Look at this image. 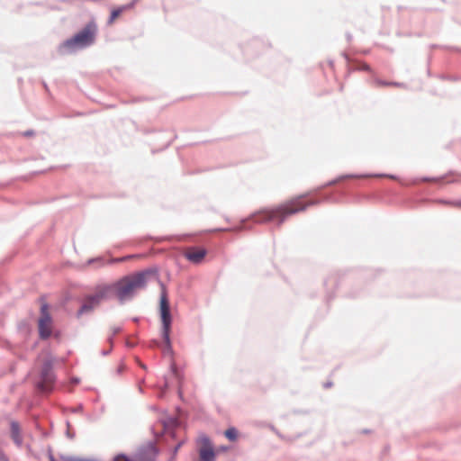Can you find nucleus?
<instances>
[{
  "label": "nucleus",
  "instance_id": "obj_1",
  "mask_svg": "<svg viewBox=\"0 0 461 461\" xmlns=\"http://www.w3.org/2000/svg\"><path fill=\"white\" fill-rule=\"evenodd\" d=\"M159 281L158 269L156 267H148L140 272L128 275L110 285H100L95 293L86 295L77 312L79 318L91 313L103 301L116 297L120 303L130 300L140 290H144L149 283Z\"/></svg>",
  "mask_w": 461,
  "mask_h": 461
},
{
  "label": "nucleus",
  "instance_id": "obj_2",
  "mask_svg": "<svg viewBox=\"0 0 461 461\" xmlns=\"http://www.w3.org/2000/svg\"><path fill=\"white\" fill-rule=\"evenodd\" d=\"M318 203L319 201L317 200L302 203L300 198H295L275 208L260 211L258 213L253 216V220L256 223L260 224L274 222L277 225H281L287 217L299 212L304 211L307 207L317 204Z\"/></svg>",
  "mask_w": 461,
  "mask_h": 461
},
{
  "label": "nucleus",
  "instance_id": "obj_3",
  "mask_svg": "<svg viewBox=\"0 0 461 461\" xmlns=\"http://www.w3.org/2000/svg\"><path fill=\"white\" fill-rule=\"evenodd\" d=\"M96 31H80L73 37L64 41L59 46L61 55L72 54L91 46L95 40Z\"/></svg>",
  "mask_w": 461,
  "mask_h": 461
},
{
  "label": "nucleus",
  "instance_id": "obj_4",
  "mask_svg": "<svg viewBox=\"0 0 461 461\" xmlns=\"http://www.w3.org/2000/svg\"><path fill=\"white\" fill-rule=\"evenodd\" d=\"M162 292L160 295V317L162 322L161 328V336L166 344V349L168 352L172 351V346L170 341V329L172 323V317L170 313V306L167 296L166 288L163 284H161Z\"/></svg>",
  "mask_w": 461,
  "mask_h": 461
},
{
  "label": "nucleus",
  "instance_id": "obj_5",
  "mask_svg": "<svg viewBox=\"0 0 461 461\" xmlns=\"http://www.w3.org/2000/svg\"><path fill=\"white\" fill-rule=\"evenodd\" d=\"M40 377L41 380L36 384L37 389L41 393L51 392L56 381V375L53 372V361L51 359H46L42 363Z\"/></svg>",
  "mask_w": 461,
  "mask_h": 461
},
{
  "label": "nucleus",
  "instance_id": "obj_6",
  "mask_svg": "<svg viewBox=\"0 0 461 461\" xmlns=\"http://www.w3.org/2000/svg\"><path fill=\"white\" fill-rule=\"evenodd\" d=\"M158 449L154 441L141 446L132 456V461H156Z\"/></svg>",
  "mask_w": 461,
  "mask_h": 461
},
{
  "label": "nucleus",
  "instance_id": "obj_7",
  "mask_svg": "<svg viewBox=\"0 0 461 461\" xmlns=\"http://www.w3.org/2000/svg\"><path fill=\"white\" fill-rule=\"evenodd\" d=\"M51 316L49 312V305L43 303L41 307V317L39 319V335L41 339H47L51 335Z\"/></svg>",
  "mask_w": 461,
  "mask_h": 461
},
{
  "label": "nucleus",
  "instance_id": "obj_8",
  "mask_svg": "<svg viewBox=\"0 0 461 461\" xmlns=\"http://www.w3.org/2000/svg\"><path fill=\"white\" fill-rule=\"evenodd\" d=\"M158 424L162 426V430L160 432L156 431V425H153L150 429L155 436V438H158L165 433H167L171 438L176 437V432L174 429L178 426V420L175 417H167V419L159 420Z\"/></svg>",
  "mask_w": 461,
  "mask_h": 461
},
{
  "label": "nucleus",
  "instance_id": "obj_9",
  "mask_svg": "<svg viewBox=\"0 0 461 461\" xmlns=\"http://www.w3.org/2000/svg\"><path fill=\"white\" fill-rule=\"evenodd\" d=\"M10 437L17 447H22L23 443V437L22 434L21 426L18 421H10Z\"/></svg>",
  "mask_w": 461,
  "mask_h": 461
},
{
  "label": "nucleus",
  "instance_id": "obj_10",
  "mask_svg": "<svg viewBox=\"0 0 461 461\" xmlns=\"http://www.w3.org/2000/svg\"><path fill=\"white\" fill-rule=\"evenodd\" d=\"M206 255L204 249L190 248L185 253V257L187 260L194 264H199L202 262Z\"/></svg>",
  "mask_w": 461,
  "mask_h": 461
},
{
  "label": "nucleus",
  "instance_id": "obj_11",
  "mask_svg": "<svg viewBox=\"0 0 461 461\" xmlns=\"http://www.w3.org/2000/svg\"><path fill=\"white\" fill-rule=\"evenodd\" d=\"M215 456L216 455L213 447L199 449L200 461H215Z\"/></svg>",
  "mask_w": 461,
  "mask_h": 461
},
{
  "label": "nucleus",
  "instance_id": "obj_12",
  "mask_svg": "<svg viewBox=\"0 0 461 461\" xmlns=\"http://www.w3.org/2000/svg\"><path fill=\"white\" fill-rule=\"evenodd\" d=\"M126 9L125 6H122L116 9H113L111 13L110 18H109V23H113L117 18L121 16V14L124 12Z\"/></svg>",
  "mask_w": 461,
  "mask_h": 461
},
{
  "label": "nucleus",
  "instance_id": "obj_13",
  "mask_svg": "<svg viewBox=\"0 0 461 461\" xmlns=\"http://www.w3.org/2000/svg\"><path fill=\"white\" fill-rule=\"evenodd\" d=\"M224 435L229 440L234 441L238 438V430L234 427L229 428L224 432Z\"/></svg>",
  "mask_w": 461,
  "mask_h": 461
},
{
  "label": "nucleus",
  "instance_id": "obj_14",
  "mask_svg": "<svg viewBox=\"0 0 461 461\" xmlns=\"http://www.w3.org/2000/svg\"><path fill=\"white\" fill-rule=\"evenodd\" d=\"M185 439L179 440L176 446L173 447L171 457L169 458V461H174L176 459V454L180 447L185 443Z\"/></svg>",
  "mask_w": 461,
  "mask_h": 461
},
{
  "label": "nucleus",
  "instance_id": "obj_15",
  "mask_svg": "<svg viewBox=\"0 0 461 461\" xmlns=\"http://www.w3.org/2000/svg\"><path fill=\"white\" fill-rule=\"evenodd\" d=\"M199 441L203 444L201 448L213 447L210 438L206 435H202Z\"/></svg>",
  "mask_w": 461,
  "mask_h": 461
},
{
  "label": "nucleus",
  "instance_id": "obj_16",
  "mask_svg": "<svg viewBox=\"0 0 461 461\" xmlns=\"http://www.w3.org/2000/svg\"><path fill=\"white\" fill-rule=\"evenodd\" d=\"M170 370H171L172 375L178 380L179 383H181L182 375L178 372L177 366L175 362L171 363Z\"/></svg>",
  "mask_w": 461,
  "mask_h": 461
},
{
  "label": "nucleus",
  "instance_id": "obj_17",
  "mask_svg": "<svg viewBox=\"0 0 461 461\" xmlns=\"http://www.w3.org/2000/svg\"><path fill=\"white\" fill-rule=\"evenodd\" d=\"M92 264H97L98 267H101L104 264V258L102 257H98V258L88 259L87 265H92Z\"/></svg>",
  "mask_w": 461,
  "mask_h": 461
},
{
  "label": "nucleus",
  "instance_id": "obj_18",
  "mask_svg": "<svg viewBox=\"0 0 461 461\" xmlns=\"http://www.w3.org/2000/svg\"><path fill=\"white\" fill-rule=\"evenodd\" d=\"M376 84L379 86H401V87L404 86L403 83L389 82V81H382V80H377Z\"/></svg>",
  "mask_w": 461,
  "mask_h": 461
},
{
  "label": "nucleus",
  "instance_id": "obj_19",
  "mask_svg": "<svg viewBox=\"0 0 461 461\" xmlns=\"http://www.w3.org/2000/svg\"><path fill=\"white\" fill-rule=\"evenodd\" d=\"M122 330V328L121 327H113L112 329V334L111 336L108 338V341L111 345H113V337L118 334L119 332H121Z\"/></svg>",
  "mask_w": 461,
  "mask_h": 461
},
{
  "label": "nucleus",
  "instance_id": "obj_20",
  "mask_svg": "<svg viewBox=\"0 0 461 461\" xmlns=\"http://www.w3.org/2000/svg\"><path fill=\"white\" fill-rule=\"evenodd\" d=\"M113 461H132V460L125 454L121 453V454L116 455L113 457Z\"/></svg>",
  "mask_w": 461,
  "mask_h": 461
},
{
  "label": "nucleus",
  "instance_id": "obj_21",
  "mask_svg": "<svg viewBox=\"0 0 461 461\" xmlns=\"http://www.w3.org/2000/svg\"><path fill=\"white\" fill-rule=\"evenodd\" d=\"M445 203H447V204H451L453 206L460 207L461 208V200H456V201L445 202Z\"/></svg>",
  "mask_w": 461,
  "mask_h": 461
},
{
  "label": "nucleus",
  "instance_id": "obj_22",
  "mask_svg": "<svg viewBox=\"0 0 461 461\" xmlns=\"http://www.w3.org/2000/svg\"><path fill=\"white\" fill-rule=\"evenodd\" d=\"M0 461H8V457L4 453V451L0 448Z\"/></svg>",
  "mask_w": 461,
  "mask_h": 461
},
{
  "label": "nucleus",
  "instance_id": "obj_23",
  "mask_svg": "<svg viewBox=\"0 0 461 461\" xmlns=\"http://www.w3.org/2000/svg\"><path fill=\"white\" fill-rule=\"evenodd\" d=\"M34 135V131L32 130H28L23 132V136L25 137H31Z\"/></svg>",
  "mask_w": 461,
  "mask_h": 461
},
{
  "label": "nucleus",
  "instance_id": "obj_24",
  "mask_svg": "<svg viewBox=\"0 0 461 461\" xmlns=\"http://www.w3.org/2000/svg\"><path fill=\"white\" fill-rule=\"evenodd\" d=\"M111 347H113V345H111ZM111 351H112V348H110L108 350H102V351H101V354H102L103 356H107V355H109V354H110V352H111Z\"/></svg>",
  "mask_w": 461,
  "mask_h": 461
},
{
  "label": "nucleus",
  "instance_id": "obj_25",
  "mask_svg": "<svg viewBox=\"0 0 461 461\" xmlns=\"http://www.w3.org/2000/svg\"><path fill=\"white\" fill-rule=\"evenodd\" d=\"M332 386V382H326L324 384H323V387L328 389V388H330Z\"/></svg>",
  "mask_w": 461,
  "mask_h": 461
},
{
  "label": "nucleus",
  "instance_id": "obj_26",
  "mask_svg": "<svg viewBox=\"0 0 461 461\" xmlns=\"http://www.w3.org/2000/svg\"><path fill=\"white\" fill-rule=\"evenodd\" d=\"M49 459H50V461H56V459H55L54 456L52 455V453H50Z\"/></svg>",
  "mask_w": 461,
  "mask_h": 461
},
{
  "label": "nucleus",
  "instance_id": "obj_27",
  "mask_svg": "<svg viewBox=\"0 0 461 461\" xmlns=\"http://www.w3.org/2000/svg\"><path fill=\"white\" fill-rule=\"evenodd\" d=\"M122 260H124V258H116V259H113V262H121Z\"/></svg>",
  "mask_w": 461,
  "mask_h": 461
},
{
  "label": "nucleus",
  "instance_id": "obj_28",
  "mask_svg": "<svg viewBox=\"0 0 461 461\" xmlns=\"http://www.w3.org/2000/svg\"><path fill=\"white\" fill-rule=\"evenodd\" d=\"M81 409H82V406L80 405L78 408H76L75 411L81 410Z\"/></svg>",
  "mask_w": 461,
  "mask_h": 461
}]
</instances>
